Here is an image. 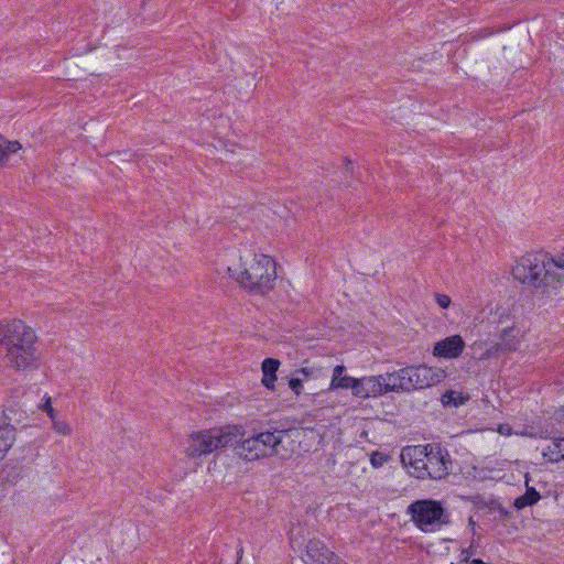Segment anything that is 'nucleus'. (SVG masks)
<instances>
[{"label":"nucleus","instance_id":"obj_23","mask_svg":"<svg viewBox=\"0 0 564 564\" xmlns=\"http://www.w3.org/2000/svg\"><path fill=\"white\" fill-rule=\"evenodd\" d=\"M388 460V456L381 452H373L370 455V463L375 468L381 467Z\"/></svg>","mask_w":564,"mask_h":564},{"label":"nucleus","instance_id":"obj_31","mask_svg":"<svg viewBox=\"0 0 564 564\" xmlns=\"http://www.w3.org/2000/svg\"><path fill=\"white\" fill-rule=\"evenodd\" d=\"M242 555H243V547H242L241 544H239L238 547H237V562H236V564H241Z\"/></svg>","mask_w":564,"mask_h":564},{"label":"nucleus","instance_id":"obj_21","mask_svg":"<svg viewBox=\"0 0 564 564\" xmlns=\"http://www.w3.org/2000/svg\"><path fill=\"white\" fill-rule=\"evenodd\" d=\"M442 402L444 405H459L463 403V398L460 397V394H457L455 391H446L443 395H442Z\"/></svg>","mask_w":564,"mask_h":564},{"label":"nucleus","instance_id":"obj_1","mask_svg":"<svg viewBox=\"0 0 564 564\" xmlns=\"http://www.w3.org/2000/svg\"><path fill=\"white\" fill-rule=\"evenodd\" d=\"M511 273L516 281L540 294L557 290L564 282V273L556 271L553 254L545 251L529 252L520 257Z\"/></svg>","mask_w":564,"mask_h":564},{"label":"nucleus","instance_id":"obj_7","mask_svg":"<svg viewBox=\"0 0 564 564\" xmlns=\"http://www.w3.org/2000/svg\"><path fill=\"white\" fill-rule=\"evenodd\" d=\"M412 522L422 532H435L451 523V513L434 499L413 501L406 509Z\"/></svg>","mask_w":564,"mask_h":564},{"label":"nucleus","instance_id":"obj_30","mask_svg":"<svg viewBox=\"0 0 564 564\" xmlns=\"http://www.w3.org/2000/svg\"><path fill=\"white\" fill-rule=\"evenodd\" d=\"M45 411L47 412L48 416H50L52 420H54V419H55V415H54V409L52 408L50 400H47V402H46V404H45Z\"/></svg>","mask_w":564,"mask_h":564},{"label":"nucleus","instance_id":"obj_26","mask_svg":"<svg viewBox=\"0 0 564 564\" xmlns=\"http://www.w3.org/2000/svg\"><path fill=\"white\" fill-rule=\"evenodd\" d=\"M289 387L296 395H300L303 389V379L296 376L291 378L289 381Z\"/></svg>","mask_w":564,"mask_h":564},{"label":"nucleus","instance_id":"obj_18","mask_svg":"<svg viewBox=\"0 0 564 564\" xmlns=\"http://www.w3.org/2000/svg\"><path fill=\"white\" fill-rule=\"evenodd\" d=\"M543 456L552 463H557L564 459V437H557L544 448Z\"/></svg>","mask_w":564,"mask_h":564},{"label":"nucleus","instance_id":"obj_29","mask_svg":"<svg viewBox=\"0 0 564 564\" xmlns=\"http://www.w3.org/2000/svg\"><path fill=\"white\" fill-rule=\"evenodd\" d=\"M553 258L555 259L556 270L564 272V249L557 254L553 256Z\"/></svg>","mask_w":564,"mask_h":564},{"label":"nucleus","instance_id":"obj_16","mask_svg":"<svg viewBox=\"0 0 564 564\" xmlns=\"http://www.w3.org/2000/svg\"><path fill=\"white\" fill-rule=\"evenodd\" d=\"M14 441L15 427L11 424L0 425V460L4 458Z\"/></svg>","mask_w":564,"mask_h":564},{"label":"nucleus","instance_id":"obj_24","mask_svg":"<svg viewBox=\"0 0 564 564\" xmlns=\"http://www.w3.org/2000/svg\"><path fill=\"white\" fill-rule=\"evenodd\" d=\"M0 142L1 144L4 145L6 149V160L8 159L10 153H15L22 148L19 141L1 140Z\"/></svg>","mask_w":564,"mask_h":564},{"label":"nucleus","instance_id":"obj_13","mask_svg":"<svg viewBox=\"0 0 564 564\" xmlns=\"http://www.w3.org/2000/svg\"><path fill=\"white\" fill-rule=\"evenodd\" d=\"M306 556L313 564H330L338 556L323 542L310 540L306 545Z\"/></svg>","mask_w":564,"mask_h":564},{"label":"nucleus","instance_id":"obj_17","mask_svg":"<svg viewBox=\"0 0 564 564\" xmlns=\"http://www.w3.org/2000/svg\"><path fill=\"white\" fill-rule=\"evenodd\" d=\"M528 481H529V476L528 474L525 475V486H527V490H525V494L518 497L516 500H514V503L513 506L518 509V510H521L525 507H529V506H533L535 505L541 496L540 494L535 490L534 487H530L528 485Z\"/></svg>","mask_w":564,"mask_h":564},{"label":"nucleus","instance_id":"obj_11","mask_svg":"<svg viewBox=\"0 0 564 564\" xmlns=\"http://www.w3.org/2000/svg\"><path fill=\"white\" fill-rule=\"evenodd\" d=\"M464 348L465 341L463 340L462 336L453 335L437 341L434 345L433 355L435 357L453 359L459 357Z\"/></svg>","mask_w":564,"mask_h":564},{"label":"nucleus","instance_id":"obj_33","mask_svg":"<svg viewBox=\"0 0 564 564\" xmlns=\"http://www.w3.org/2000/svg\"><path fill=\"white\" fill-rule=\"evenodd\" d=\"M330 564H347V563L338 557V558H334Z\"/></svg>","mask_w":564,"mask_h":564},{"label":"nucleus","instance_id":"obj_6","mask_svg":"<svg viewBox=\"0 0 564 564\" xmlns=\"http://www.w3.org/2000/svg\"><path fill=\"white\" fill-rule=\"evenodd\" d=\"M240 429L237 425H228L221 429L204 430L191 434L186 454L189 457L197 458L208 455L219 448L234 446Z\"/></svg>","mask_w":564,"mask_h":564},{"label":"nucleus","instance_id":"obj_27","mask_svg":"<svg viewBox=\"0 0 564 564\" xmlns=\"http://www.w3.org/2000/svg\"><path fill=\"white\" fill-rule=\"evenodd\" d=\"M435 300H436V303L442 307V308H447L449 305H451V297L446 294H440V293H436L435 294Z\"/></svg>","mask_w":564,"mask_h":564},{"label":"nucleus","instance_id":"obj_25","mask_svg":"<svg viewBox=\"0 0 564 564\" xmlns=\"http://www.w3.org/2000/svg\"><path fill=\"white\" fill-rule=\"evenodd\" d=\"M474 554H476L475 538H473L471 544L467 549H464L462 551L460 561L469 564V562L471 561L469 558Z\"/></svg>","mask_w":564,"mask_h":564},{"label":"nucleus","instance_id":"obj_4","mask_svg":"<svg viewBox=\"0 0 564 564\" xmlns=\"http://www.w3.org/2000/svg\"><path fill=\"white\" fill-rule=\"evenodd\" d=\"M227 271L245 290L260 295L271 291L276 279L275 262L267 254L241 256L238 267Z\"/></svg>","mask_w":564,"mask_h":564},{"label":"nucleus","instance_id":"obj_22","mask_svg":"<svg viewBox=\"0 0 564 564\" xmlns=\"http://www.w3.org/2000/svg\"><path fill=\"white\" fill-rule=\"evenodd\" d=\"M53 421V429L56 433L61 435H69L72 432L70 426L65 421H56L55 419Z\"/></svg>","mask_w":564,"mask_h":564},{"label":"nucleus","instance_id":"obj_5","mask_svg":"<svg viewBox=\"0 0 564 564\" xmlns=\"http://www.w3.org/2000/svg\"><path fill=\"white\" fill-rule=\"evenodd\" d=\"M237 443L234 445L239 457L248 462L258 460L263 457H272L278 455V446L282 443L285 430H274L253 433L246 436V431L241 427Z\"/></svg>","mask_w":564,"mask_h":564},{"label":"nucleus","instance_id":"obj_2","mask_svg":"<svg viewBox=\"0 0 564 564\" xmlns=\"http://www.w3.org/2000/svg\"><path fill=\"white\" fill-rule=\"evenodd\" d=\"M401 460L417 479L442 480L451 474L453 465L448 451L440 443L405 446Z\"/></svg>","mask_w":564,"mask_h":564},{"label":"nucleus","instance_id":"obj_14","mask_svg":"<svg viewBox=\"0 0 564 564\" xmlns=\"http://www.w3.org/2000/svg\"><path fill=\"white\" fill-rule=\"evenodd\" d=\"M345 371L346 367L344 365H337L334 368L329 389H351V392L354 393L358 378L347 376L345 375Z\"/></svg>","mask_w":564,"mask_h":564},{"label":"nucleus","instance_id":"obj_9","mask_svg":"<svg viewBox=\"0 0 564 564\" xmlns=\"http://www.w3.org/2000/svg\"><path fill=\"white\" fill-rule=\"evenodd\" d=\"M386 394L382 376H370L357 379L354 395L361 399Z\"/></svg>","mask_w":564,"mask_h":564},{"label":"nucleus","instance_id":"obj_19","mask_svg":"<svg viewBox=\"0 0 564 564\" xmlns=\"http://www.w3.org/2000/svg\"><path fill=\"white\" fill-rule=\"evenodd\" d=\"M6 476L4 480L12 485H15L21 478L23 474V467L21 465H14L7 470H4Z\"/></svg>","mask_w":564,"mask_h":564},{"label":"nucleus","instance_id":"obj_15","mask_svg":"<svg viewBox=\"0 0 564 564\" xmlns=\"http://www.w3.org/2000/svg\"><path fill=\"white\" fill-rule=\"evenodd\" d=\"M280 367V361L274 358H265L262 362V384L269 390L274 389V382L276 380V371Z\"/></svg>","mask_w":564,"mask_h":564},{"label":"nucleus","instance_id":"obj_32","mask_svg":"<svg viewBox=\"0 0 564 564\" xmlns=\"http://www.w3.org/2000/svg\"><path fill=\"white\" fill-rule=\"evenodd\" d=\"M468 525L473 530V538H474L475 534H476V525H477V523L475 522V520L471 517L468 519Z\"/></svg>","mask_w":564,"mask_h":564},{"label":"nucleus","instance_id":"obj_12","mask_svg":"<svg viewBox=\"0 0 564 564\" xmlns=\"http://www.w3.org/2000/svg\"><path fill=\"white\" fill-rule=\"evenodd\" d=\"M519 340L517 339V330L514 327L505 328L500 335V341L490 346L486 350V356L495 357L499 354L510 352L517 350Z\"/></svg>","mask_w":564,"mask_h":564},{"label":"nucleus","instance_id":"obj_3","mask_svg":"<svg viewBox=\"0 0 564 564\" xmlns=\"http://www.w3.org/2000/svg\"><path fill=\"white\" fill-rule=\"evenodd\" d=\"M35 339L31 327L13 319L0 327V355L8 366L17 370L36 367Z\"/></svg>","mask_w":564,"mask_h":564},{"label":"nucleus","instance_id":"obj_28","mask_svg":"<svg viewBox=\"0 0 564 564\" xmlns=\"http://www.w3.org/2000/svg\"><path fill=\"white\" fill-rule=\"evenodd\" d=\"M295 376L302 378L303 381H304V380H307V379L312 378L313 370L310 369V368L303 367V368H300V369L295 370Z\"/></svg>","mask_w":564,"mask_h":564},{"label":"nucleus","instance_id":"obj_20","mask_svg":"<svg viewBox=\"0 0 564 564\" xmlns=\"http://www.w3.org/2000/svg\"><path fill=\"white\" fill-rule=\"evenodd\" d=\"M490 512H498L501 519H509L511 517V512L502 507V505L498 500H490L486 503Z\"/></svg>","mask_w":564,"mask_h":564},{"label":"nucleus","instance_id":"obj_10","mask_svg":"<svg viewBox=\"0 0 564 564\" xmlns=\"http://www.w3.org/2000/svg\"><path fill=\"white\" fill-rule=\"evenodd\" d=\"M388 392H412V384L409 380V366L399 369L398 371L387 372L381 375Z\"/></svg>","mask_w":564,"mask_h":564},{"label":"nucleus","instance_id":"obj_8","mask_svg":"<svg viewBox=\"0 0 564 564\" xmlns=\"http://www.w3.org/2000/svg\"><path fill=\"white\" fill-rule=\"evenodd\" d=\"M446 372L442 368L426 365L409 366V380L412 391L430 388L443 381Z\"/></svg>","mask_w":564,"mask_h":564}]
</instances>
